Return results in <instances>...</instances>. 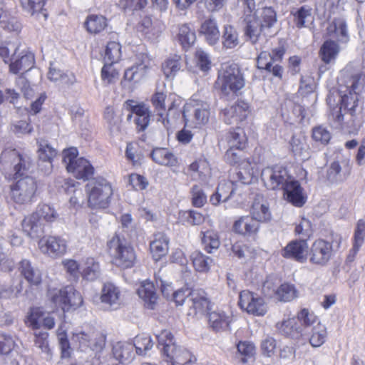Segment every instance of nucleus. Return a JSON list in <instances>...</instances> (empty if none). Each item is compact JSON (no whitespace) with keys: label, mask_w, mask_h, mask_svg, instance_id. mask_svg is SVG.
I'll list each match as a JSON object with an SVG mask.
<instances>
[{"label":"nucleus","mask_w":365,"mask_h":365,"mask_svg":"<svg viewBox=\"0 0 365 365\" xmlns=\"http://www.w3.org/2000/svg\"><path fill=\"white\" fill-rule=\"evenodd\" d=\"M11 155L16 156L14 165V178L16 181L11 185V199L16 204L27 205L33 201L37 190L35 180L29 176L24 175V171L30 166V158L27 155H22L14 150Z\"/></svg>","instance_id":"1"},{"label":"nucleus","mask_w":365,"mask_h":365,"mask_svg":"<svg viewBox=\"0 0 365 365\" xmlns=\"http://www.w3.org/2000/svg\"><path fill=\"white\" fill-rule=\"evenodd\" d=\"M156 337L158 346L167 365H187L195 363V356L185 347L176 344L170 331L163 330Z\"/></svg>","instance_id":"2"},{"label":"nucleus","mask_w":365,"mask_h":365,"mask_svg":"<svg viewBox=\"0 0 365 365\" xmlns=\"http://www.w3.org/2000/svg\"><path fill=\"white\" fill-rule=\"evenodd\" d=\"M238 181H222L216 192L212 194L210 201L213 205H217L222 202L227 201L235 192L240 184L247 185L252 182L255 172L251 164L247 160H242L240 164V170L236 173Z\"/></svg>","instance_id":"3"},{"label":"nucleus","mask_w":365,"mask_h":365,"mask_svg":"<svg viewBox=\"0 0 365 365\" xmlns=\"http://www.w3.org/2000/svg\"><path fill=\"white\" fill-rule=\"evenodd\" d=\"M341 106L335 108L329 116L331 125L335 128L355 126L354 116L358 106V94L349 91L344 93L339 89Z\"/></svg>","instance_id":"4"},{"label":"nucleus","mask_w":365,"mask_h":365,"mask_svg":"<svg viewBox=\"0 0 365 365\" xmlns=\"http://www.w3.org/2000/svg\"><path fill=\"white\" fill-rule=\"evenodd\" d=\"M107 247L113 262L122 269L132 267L136 256L132 246L120 235H113L107 242Z\"/></svg>","instance_id":"5"},{"label":"nucleus","mask_w":365,"mask_h":365,"mask_svg":"<svg viewBox=\"0 0 365 365\" xmlns=\"http://www.w3.org/2000/svg\"><path fill=\"white\" fill-rule=\"evenodd\" d=\"M88 205L93 209H104L108 207L113 195L111 185L104 178H98L86 185Z\"/></svg>","instance_id":"6"},{"label":"nucleus","mask_w":365,"mask_h":365,"mask_svg":"<svg viewBox=\"0 0 365 365\" xmlns=\"http://www.w3.org/2000/svg\"><path fill=\"white\" fill-rule=\"evenodd\" d=\"M47 297L54 308H60L63 312L76 309L81 306L83 298L80 292L73 287L67 286L63 288H49Z\"/></svg>","instance_id":"7"},{"label":"nucleus","mask_w":365,"mask_h":365,"mask_svg":"<svg viewBox=\"0 0 365 365\" xmlns=\"http://www.w3.org/2000/svg\"><path fill=\"white\" fill-rule=\"evenodd\" d=\"M217 84L225 95L235 94L245 86V78L237 64L225 65L217 78Z\"/></svg>","instance_id":"8"},{"label":"nucleus","mask_w":365,"mask_h":365,"mask_svg":"<svg viewBox=\"0 0 365 365\" xmlns=\"http://www.w3.org/2000/svg\"><path fill=\"white\" fill-rule=\"evenodd\" d=\"M210 106L206 102L193 101L186 103L183 108L185 123H192L195 126L205 124L210 116Z\"/></svg>","instance_id":"9"},{"label":"nucleus","mask_w":365,"mask_h":365,"mask_svg":"<svg viewBox=\"0 0 365 365\" xmlns=\"http://www.w3.org/2000/svg\"><path fill=\"white\" fill-rule=\"evenodd\" d=\"M38 247L42 254L56 259L66 253L68 245L66 240L61 237L47 236L39 240Z\"/></svg>","instance_id":"10"},{"label":"nucleus","mask_w":365,"mask_h":365,"mask_svg":"<svg viewBox=\"0 0 365 365\" xmlns=\"http://www.w3.org/2000/svg\"><path fill=\"white\" fill-rule=\"evenodd\" d=\"M261 177L264 185L271 190H282L287 182L292 178L287 169L280 166L268 167L263 169Z\"/></svg>","instance_id":"11"},{"label":"nucleus","mask_w":365,"mask_h":365,"mask_svg":"<svg viewBox=\"0 0 365 365\" xmlns=\"http://www.w3.org/2000/svg\"><path fill=\"white\" fill-rule=\"evenodd\" d=\"M152 68V60L145 53L140 54L137 61L124 73V79L136 84L145 79Z\"/></svg>","instance_id":"12"},{"label":"nucleus","mask_w":365,"mask_h":365,"mask_svg":"<svg viewBox=\"0 0 365 365\" xmlns=\"http://www.w3.org/2000/svg\"><path fill=\"white\" fill-rule=\"evenodd\" d=\"M239 305L242 309L256 316H263L267 310L263 298L248 290L240 293Z\"/></svg>","instance_id":"13"},{"label":"nucleus","mask_w":365,"mask_h":365,"mask_svg":"<svg viewBox=\"0 0 365 365\" xmlns=\"http://www.w3.org/2000/svg\"><path fill=\"white\" fill-rule=\"evenodd\" d=\"M25 323L34 330H38L41 327L51 329L55 326L54 318L47 314L41 307H31L27 313Z\"/></svg>","instance_id":"14"},{"label":"nucleus","mask_w":365,"mask_h":365,"mask_svg":"<svg viewBox=\"0 0 365 365\" xmlns=\"http://www.w3.org/2000/svg\"><path fill=\"white\" fill-rule=\"evenodd\" d=\"M332 245L326 240H315L310 248L309 260L312 263L319 265L326 264L332 255Z\"/></svg>","instance_id":"15"},{"label":"nucleus","mask_w":365,"mask_h":365,"mask_svg":"<svg viewBox=\"0 0 365 365\" xmlns=\"http://www.w3.org/2000/svg\"><path fill=\"white\" fill-rule=\"evenodd\" d=\"M35 63L34 55L29 49H21L9 63V71L13 74L24 73L31 70Z\"/></svg>","instance_id":"16"},{"label":"nucleus","mask_w":365,"mask_h":365,"mask_svg":"<svg viewBox=\"0 0 365 365\" xmlns=\"http://www.w3.org/2000/svg\"><path fill=\"white\" fill-rule=\"evenodd\" d=\"M100 299L107 308L116 309L122 302L121 290L111 282L105 283L101 289Z\"/></svg>","instance_id":"17"},{"label":"nucleus","mask_w":365,"mask_h":365,"mask_svg":"<svg viewBox=\"0 0 365 365\" xmlns=\"http://www.w3.org/2000/svg\"><path fill=\"white\" fill-rule=\"evenodd\" d=\"M284 197L289 202L296 207H302L307 200L303 189L299 182L292 178L282 188Z\"/></svg>","instance_id":"18"},{"label":"nucleus","mask_w":365,"mask_h":365,"mask_svg":"<svg viewBox=\"0 0 365 365\" xmlns=\"http://www.w3.org/2000/svg\"><path fill=\"white\" fill-rule=\"evenodd\" d=\"M189 302H191L189 315L201 316L205 314L209 309L210 301L203 289H192L190 293Z\"/></svg>","instance_id":"19"},{"label":"nucleus","mask_w":365,"mask_h":365,"mask_svg":"<svg viewBox=\"0 0 365 365\" xmlns=\"http://www.w3.org/2000/svg\"><path fill=\"white\" fill-rule=\"evenodd\" d=\"M248 114L249 106L244 101H239L222 111L223 120L228 125L244 120Z\"/></svg>","instance_id":"20"},{"label":"nucleus","mask_w":365,"mask_h":365,"mask_svg":"<svg viewBox=\"0 0 365 365\" xmlns=\"http://www.w3.org/2000/svg\"><path fill=\"white\" fill-rule=\"evenodd\" d=\"M327 34L340 43H346L349 41L348 26L344 18L334 19L327 28Z\"/></svg>","instance_id":"21"},{"label":"nucleus","mask_w":365,"mask_h":365,"mask_svg":"<svg viewBox=\"0 0 365 365\" xmlns=\"http://www.w3.org/2000/svg\"><path fill=\"white\" fill-rule=\"evenodd\" d=\"M72 340L75 342H78L80 347L90 348L93 351L102 349L105 343L103 337L100 336L97 338V335L94 332H75L73 334Z\"/></svg>","instance_id":"22"},{"label":"nucleus","mask_w":365,"mask_h":365,"mask_svg":"<svg viewBox=\"0 0 365 365\" xmlns=\"http://www.w3.org/2000/svg\"><path fill=\"white\" fill-rule=\"evenodd\" d=\"M208 321L210 327L215 331H225L230 329L232 316L229 312L217 309L209 314Z\"/></svg>","instance_id":"23"},{"label":"nucleus","mask_w":365,"mask_h":365,"mask_svg":"<svg viewBox=\"0 0 365 365\" xmlns=\"http://www.w3.org/2000/svg\"><path fill=\"white\" fill-rule=\"evenodd\" d=\"M307 249L308 245L305 240L292 241L283 249L282 255L303 262L307 259Z\"/></svg>","instance_id":"24"},{"label":"nucleus","mask_w":365,"mask_h":365,"mask_svg":"<svg viewBox=\"0 0 365 365\" xmlns=\"http://www.w3.org/2000/svg\"><path fill=\"white\" fill-rule=\"evenodd\" d=\"M24 232L31 238H37L44 232V222L33 212L26 216L21 223Z\"/></svg>","instance_id":"25"},{"label":"nucleus","mask_w":365,"mask_h":365,"mask_svg":"<svg viewBox=\"0 0 365 365\" xmlns=\"http://www.w3.org/2000/svg\"><path fill=\"white\" fill-rule=\"evenodd\" d=\"M351 170L349 160L334 161L327 170V178L331 182L342 181L349 175Z\"/></svg>","instance_id":"26"},{"label":"nucleus","mask_w":365,"mask_h":365,"mask_svg":"<svg viewBox=\"0 0 365 365\" xmlns=\"http://www.w3.org/2000/svg\"><path fill=\"white\" fill-rule=\"evenodd\" d=\"M259 229V224L252 216H242L234 222L235 232L243 236L255 235Z\"/></svg>","instance_id":"27"},{"label":"nucleus","mask_w":365,"mask_h":365,"mask_svg":"<svg viewBox=\"0 0 365 365\" xmlns=\"http://www.w3.org/2000/svg\"><path fill=\"white\" fill-rule=\"evenodd\" d=\"M81 276L88 281H94L101 276L99 262L92 257H83L81 260Z\"/></svg>","instance_id":"28"},{"label":"nucleus","mask_w":365,"mask_h":365,"mask_svg":"<svg viewBox=\"0 0 365 365\" xmlns=\"http://www.w3.org/2000/svg\"><path fill=\"white\" fill-rule=\"evenodd\" d=\"M169 239L163 233L158 232L154 235V239L150 244V252L155 260L158 261L168 252Z\"/></svg>","instance_id":"29"},{"label":"nucleus","mask_w":365,"mask_h":365,"mask_svg":"<svg viewBox=\"0 0 365 365\" xmlns=\"http://www.w3.org/2000/svg\"><path fill=\"white\" fill-rule=\"evenodd\" d=\"M21 274L33 286H38L41 282V273L40 270L34 267L31 262L26 259H22L19 267Z\"/></svg>","instance_id":"30"},{"label":"nucleus","mask_w":365,"mask_h":365,"mask_svg":"<svg viewBox=\"0 0 365 365\" xmlns=\"http://www.w3.org/2000/svg\"><path fill=\"white\" fill-rule=\"evenodd\" d=\"M113 356L119 362L127 364L135 357L134 346L131 343L118 342L113 348Z\"/></svg>","instance_id":"31"},{"label":"nucleus","mask_w":365,"mask_h":365,"mask_svg":"<svg viewBox=\"0 0 365 365\" xmlns=\"http://www.w3.org/2000/svg\"><path fill=\"white\" fill-rule=\"evenodd\" d=\"M150 157L155 163L163 166H175L178 163L176 156L168 148H155L152 150Z\"/></svg>","instance_id":"32"},{"label":"nucleus","mask_w":365,"mask_h":365,"mask_svg":"<svg viewBox=\"0 0 365 365\" xmlns=\"http://www.w3.org/2000/svg\"><path fill=\"white\" fill-rule=\"evenodd\" d=\"M68 172L72 173L77 179L87 180L93 175L94 168L88 160L79 158Z\"/></svg>","instance_id":"33"},{"label":"nucleus","mask_w":365,"mask_h":365,"mask_svg":"<svg viewBox=\"0 0 365 365\" xmlns=\"http://www.w3.org/2000/svg\"><path fill=\"white\" fill-rule=\"evenodd\" d=\"M276 327L279 333L291 338L302 336V329L294 317H289L277 324Z\"/></svg>","instance_id":"34"},{"label":"nucleus","mask_w":365,"mask_h":365,"mask_svg":"<svg viewBox=\"0 0 365 365\" xmlns=\"http://www.w3.org/2000/svg\"><path fill=\"white\" fill-rule=\"evenodd\" d=\"M137 293L139 297L144 301L148 308L150 309H154V305L157 302L158 295L152 282L148 281L142 282L138 289Z\"/></svg>","instance_id":"35"},{"label":"nucleus","mask_w":365,"mask_h":365,"mask_svg":"<svg viewBox=\"0 0 365 365\" xmlns=\"http://www.w3.org/2000/svg\"><path fill=\"white\" fill-rule=\"evenodd\" d=\"M297 320L299 322V327L302 329V336L309 333V330L317 324L321 323L317 316L307 309H302L297 313Z\"/></svg>","instance_id":"36"},{"label":"nucleus","mask_w":365,"mask_h":365,"mask_svg":"<svg viewBox=\"0 0 365 365\" xmlns=\"http://www.w3.org/2000/svg\"><path fill=\"white\" fill-rule=\"evenodd\" d=\"M200 34L205 36L210 45H215L219 41L220 36L216 21L214 19L205 20L201 25Z\"/></svg>","instance_id":"37"},{"label":"nucleus","mask_w":365,"mask_h":365,"mask_svg":"<svg viewBox=\"0 0 365 365\" xmlns=\"http://www.w3.org/2000/svg\"><path fill=\"white\" fill-rule=\"evenodd\" d=\"M244 21L246 24L245 28V35L252 44H255L260 38L262 33L265 31V30L262 29L257 16L245 19Z\"/></svg>","instance_id":"38"},{"label":"nucleus","mask_w":365,"mask_h":365,"mask_svg":"<svg viewBox=\"0 0 365 365\" xmlns=\"http://www.w3.org/2000/svg\"><path fill=\"white\" fill-rule=\"evenodd\" d=\"M340 52V47L336 41L327 40L324 42L319 50V56L327 64L334 62Z\"/></svg>","instance_id":"39"},{"label":"nucleus","mask_w":365,"mask_h":365,"mask_svg":"<svg viewBox=\"0 0 365 365\" xmlns=\"http://www.w3.org/2000/svg\"><path fill=\"white\" fill-rule=\"evenodd\" d=\"M38 158L41 161L46 163L45 173H49L52 170V160L56 156L57 151L46 141L38 143Z\"/></svg>","instance_id":"40"},{"label":"nucleus","mask_w":365,"mask_h":365,"mask_svg":"<svg viewBox=\"0 0 365 365\" xmlns=\"http://www.w3.org/2000/svg\"><path fill=\"white\" fill-rule=\"evenodd\" d=\"M21 44L17 41H5L0 45V57L4 63H10L23 49Z\"/></svg>","instance_id":"41"},{"label":"nucleus","mask_w":365,"mask_h":365,"mask_svg":"<svg viewBox=\"0 0 365 365\" xmlns=\"http://www.w3.org/2000/svg\"><path fill=\"white\" fill-rule=\"evenodd\" d=\"M251 216L255 218L258 223L266 222L271 220L272 214L269 205L265 201L255 200L251 209Z\"/></svg>","instance_id":"42"},{"label":"nucleus","mask_w":365,"mask_h":365,"mask_svg":"<svg viewBox=\"0 0 365 365\" xmlns=\"http://www.w3.org/2000/svg\"><path fill=\"white\" fill-rule=\"evenodd\" d=\"M226 140L229 147L242 150L245 148L247 138L243 129L237 128L230 130L226 135Z\"/></svg>","instance_id":"43"},{"label":"nucleus","mask_w":365,"mask_h":365,"mask_svg":"<svg viewBox=\"0 0 365 365\" xmlns=\"http://www.w3.org/2000/svg\"><path fill=\"white\" fill-rule=\"evenodd\" d=\"M182 66L181 57L174 55L167 58L162 64V71L165 78L173 79Z\"/></svg>","instance_id":"44"},{"label":"nucleus","mask_w":365,"mask_h":365,"mask_svg":"<svg viewBox=\"0 0 365 365\" xmlns=\"http://www.w3.org/2000/svg\"><path fill=\"white\" fill-rule=\"evenodd\" d=\"M309 334H310L309 341L313 347H319L326 341L327 336V328L322 323H317L309 330Z\"/></svg>","instance_id":"45"},{"label":"nucleus","mask_w":365,"mask_h":365,"mask_svg":"<svg viewBox=\"0 0 365 365\" xmlns=\"http://www.w3.org/2000/svg\"><path fill=\"white\" fill-rule=\"evenodd\" d=\"M0 26L9 31H18L21 24L4 10V0H0Z\"/></svg>","instance_id":"46"},{"label":"nucleus","mask_w":365,"mask_h":365,"mask_svg":"<svg viewBox=\"0 0 365 365\" xmlns=\"http://www.w3.org/2000/svg\"><path fill=\"white\" fill-rule=\"evenodd\" d=\"M177 38L185 48L190 47L196 40L195 32L187 24L179 26Z\"/></svg>","instance_id":"47"},{"label":"nucleus","mask_w":365,"mask_h":365,"mask_svg":"<svg viewBox=\"0 0 365 365\" xmlns=\"http://www.w3.org/2000/svg\"><path fill=\"white\" fill-rule=\"evenodd\" d=\"M290 146L294 155L301 160L309 158L308 145L304 137L294 135L290 141Z\"/></svg>","instance_id":"48"},{"label":"nucleus","mask_w":365,"mask_h":365,"mask_svg":"<svg viewBox=\"0 0 365 365\" xmlns=\"http://www.w3.org/2000/svg\"><path fill=\"white\" fill-rule=\"evenodd\" d=\"M259 16H257L262 29L269 30L276 24L277 19L275 11L272 7H264L259 12Z\"/></svg>","instance_id":"49"},{"label":"nucleus","mask_w":365,"mask_h":365,"mask_svg":"<svg viewBox=\"0 0 365 365\" xmlns=\"http://www.w3.org/2000/svg\"><path fill=\"white\" fill-rule=\"evenodd\" d=\"M121 58V46L115 41L108 43L104 54V61L106 63L115 64L118 63Z\"/></svg>","instance_id":"50"},{"label":"nucleus","mask_w":365,"mask_h":365,"mask_svg":"<svg viewBox=\"0 0 365 365\" xmlns=\"http://www.w3.org/2000/svg\"><path fill=\"white\" fill-rule=\"evenodd\" d=\"M202 243L205 250L211 253L212 250H216L220 245V241L217 233L213 230H207L201 232Z\"/></svg>","instance_id":"51"},{"label":"nucleus","mask_w":365,"mask_h":365,"mask_svg":"<svg viewBox=\"0 0 365 365\" xmlns=\"http://www.w3.org/2000/svg\"><path fill=\"white\" fill-rule=\"evenodd\" d=\"M48 78L51 81L58 83L70 84L74 81V76L71 74L63 73L60 69L57 68L54 63H51L49 71L48 73Z\"/></svg>","instance_id":"52"},{"label":"nucleus","mask_w":365,"mask_h":365,"mask_svg":"<svg viewBox=\"0 0 365 365\" xmlns=\"http://www.w3.org/2000/svg\"><path fill=\"white\" fill-rule=\"evenodd\" d=\"M273 292L278 299L283 302H290L298 296V292L294 285L288 283L282 284L277 289H274Z\"/></svg>","instance_id":"53"},{"label":"nucleus","mask_w":365,"mask_h":365,"mask_svg":"<svg viewBox=\"0 0 365 365\" xmlns=\"http://www.w3.org/2000/svg\"><path fill=\"white\" fill-rule=\"evenodd\" d=\"M191 259L196 271L206 272L210 269L212 259L203 255L202 252L195 251L191 255Z\"/></svg>","instance_id":"54"},{"label":"nucleus","mask_w":365,"mask_h":365,"mask_svg":"<svg viewBox=\"0 0 365 365\" xmlns=\"http://www.w3.org/2000/svg\"><path fill=\"white\" fill-rule=\"evenodd\" d=\"M87 31L91 34H97L102 31L107 26L106 19L103 16H88L86 22Z\"/></svg>","instance_id":"55"},{"label":"nucleus","mask_w":365,"mask_h":365,"mask_svg":"<svg viewBox=\"0 0 365 365\" xmlns=\"http://www.w3.org/2000/svg\"><path fill=\"white\" fill-rule=\"evenodd\" d=\"M240 43L237 30L232 26L227 25L224 27L222 34V44L226 48H234Z\"/></svg>","instance_id":"56"},{"label":"nucleus","mask_w":365,"mask_h":365,"mask_svg":"<svg viewBox=\"0 0 365 365\" xmlns=\"http://www.w3.org/2000/svg\"><path fill=\"white\" fill-rule=\"evenodd\" d=\"M166 98L167 91L165 86L160 89L157 88L151 98L152 104L160 116H163V113L166 110Z\"/></svg>","instance_id":"57"},{"label":"nucleus","mask_w":365,"mask_h":365,"mask_svg":"<svg viewBox=\"0 0 365 365\" xmlns=\"http://www.w3.org/2000/svg\"><path fill=\"white\" fill-rule=\"evenodd\" d=\"M34 214L44 222H51L56 220L58 215L55 210L48 205H41L38 206Z\"/></svg>","instance_id":"58"},{"label":"nucleus","mask_w":365,"mask_h":365,"mask_svg":"<svg viewBox=\"0 0 365 365\" xmlns=\"http://www.w3.org/2000/svg\"><path fill=\"white\" fill-rule=\"evenodd\" d=\"M65 185L66 186V189L68 193H74V195L70 197V205L76 208L80 207L81 202L79 201V198L83 197L82 190L81 189L76 188L77 185H79V183L75 180H69L65 182Z\"/></svg>","instance_id":"59"},{"label":"nucleus","mask_w":365,"mask_h":365,"mask_svg":"<svg viewBox=\"0 0 365 365\" xmlns=\"http://www.w3.org/2000/svg\"><path fill=\"white\" fill-rule=\"evenodd\" d=\"M237 9L244 19L255 16V3L254 0H237Z\"/></svg>","instance_id":"60"},{"label":"nucleus","mask_w":365,"mask_h":365,"mask_svg":"<svg viewBox=\"0 0 365 365\" xmlns=\"http://www.w3.org/2000/svg\"><path fill=\"white\" fill-rule=\"evenodd\" d=\"M133 346L136 353L141 355L152 349L153 342L150 336L143 334L135 337Z\"/></svg>","instance_id":"61"},{"label":"nucleus","mask_w":365,"mask_h":365,"mask_svg":"<svg viewBox=\"0 0 365 365\" xmlns=\"http://www.w3.org/2000/svg\"><path fill=\"white\" fill-rule=\"evenodd\" d=\"M190 170L198 173L199 178L204 181L210 175V168L205 160H199L190 164Z\"/></svg>","instance_id":"62"},{"label":"nucleus","mask_w":365,"mask_h":365,"mask_svg":"<svg viewBox=\"0 0 365 365\" xmlns=\"http://www.w3.org/2000/svg\"><path fill=\"white\" fill-rule=\"evenodd\" d=\"M365 237V222L362 220H359L356 229L355 230L354 234V242L353 248L351 249V252H353L354 255H355L358 251L359 250L360 247L364 243Z\"/></svg>","instance_id":"63"},{"label":"nucleus","mask_w":365,"mask_h":365,"mask_svg":"<svg viewBox=\"0 0 365 365\" xmlns=\"http://www.w3.org/2000/svg\"><path fill=\"white\" fill-rule=\"evenodd\" d=\"M113 65L105 63L101 69L102 80L106 83H115L119 78V72Z\"/></svg>","instance_id":"64"}]
</instances>
